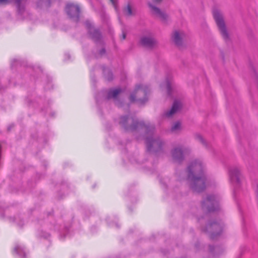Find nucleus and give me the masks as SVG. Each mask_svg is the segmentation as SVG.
<instances>
[{"instance_id": "f257e3e1", "label": "nucleus", "mask_w": 258, "mask_h": 258, "mask_svg": "<svg viewBox=\"0 0 258 258\" xmlns=\"http://www.w3.org/2000/svg\"><path fill=\"white\" fill-rule=\"evenodd\" d=\"M188 178L192 182L191 187L196 192L202 191L205 187V178L201 173L202 171V164L197 161L192 163L188 167Z\"/></svg>"}, {"instance_id": "f03ea898", "label": "nucleus", "mask_w": 258, "mask_h": 258, "mask_svg": "<svg viewBox=\"0 0 258 258\" xmlns=\"http://www.w3.org/2000/svg\"><path fill=\"white\" fill-rule=\"evenodd\" d=\"M230 182L236 188L240 186L242 176L237 167H231L229 170Z\"/></svg>"}, {"instance_id": "7ed1b4c3", "label": "nucleus", "mask_w": 258, "mask_h": 258, "mask_svg": "<svg viewBox=\"0 0 258 258\" xmlns=\"http://www.w3.org/2000/svg\"><path fill=\"white\" fill-rule=\"evenodd\" d=\"M214 18L217 25L224 38L226 37V28L224 19L218 10L213 11Z\"/></svg>"}, {"instance_id": "20e7f679", "label": "nucleus", "mask_w": 258, "mask_h": 258, "mask_svg": "<svg viewBox=\"0 0 258 258\" xmlns=\"http://www.w3.org/2000/svg\"><path fill=\"white\" fill-rule=\"evenodd\" d=\"M160 1H154V4H149V6L150 8L152 13L156 17L161 20H165L166 18V15L161 12L157 7L158 4Z\"/></svg>"}, {"instance_id": "39448f33", "label": "nucleus", "mask_w": 258, "mask_h": 258, "mask_svg": "<svg viewBox=\"0 0 258 258\" xmlns=\"http://www.w3.org/2000/svg\"><path fill=\"white\" fill-rule=\"evenodd\" d=\"M66 12L70 17H78L80 13V10L78 6L71 4L68 5L67 6Z\"/></svg>"}, {"instance_id": "423d86ee", "label": "nucleus", "mask_w": 258, "mask_h": 258, "mask_svg": "<svg viewBox=\"0 0 258 258\" xmlns=\"http://www.w3.org/2000/svg\"><path fill=\"white\" fill-rule=\"evenodd\" d=\"M181 107V104L178 101H174L171 110L166 113V116L170 117L177 112Z\"/></svg>"}, {"instance_id": "0eeeda50", "label": "nucleus", "mask_w": 258, "mask_h": 258, "mask_svg": "<svg viewBox=\"0 0 258 258\" xmlns=\"http://www.w3.org/2000/svg\"><path fill=\"white\" fill-rule=\"evenodd\" d=\"M141 43L144 46L148 47H152L156 44L154 39L150 37L143 38L141 40Z\"/></svg>"}, {"instance_id": "6e6552de", "label": "nucleus", "mask_w": 258, "mask_h": 258, "mask_svg": "<svg viewBox=\"0 0 258 258\" xmlns=\"http://www.w3.org/2000/svg\"><path fill=\"white\" fill-rule=\"evenodd\" d=\"M183 34L178 31H175L173 35L172 38L176 44L179 45L181 44V38Z\"/></svg>"}, {"instance_id": "1a4fd4ad", "label": "nucleus", "mask_w": 258, "mask_h": 258, "mask_svg": "<svg viewBox=\"0 0 258 258\" xmlns=\"http://www.w3.org/2000/svg\"><path fill=\"white\" fill-rule=\"evenodd\" d=\"M172 156L174 159L177 161H180L182 157V152L180 149H175L172 153Z\"/></svg>"}, {"instance_id": "9d476101", "label": "nucleus", "mask_w": 258, "mask_h": 258, "mask_svg": "<svg viewBox=\"0 0 258 258\" xmlns=\"http://www.w3.org/2000/svg\"><path fill=\"white\" fill-rule=\"evenodd\" d=\"M121 92V89L119 88L111 90L108 93V98H115L117 95Z\"/></svg>"}, {"instance_id": "9b49d317", "label": "nucleus", "mask_w": 258, "mask_h": 258, "mask_svg": "<svg viewBox=\"0 0 258 258\" xmlns=\"http://www.w3.org/2000/svg\"><path fill=\"white\" fill-rule=\"evenodd\" d=\"M124 12L127 16H131L134 14L133 9L130 5H127L124 9Z\"/></svg>"}, {"instance_id": "f8f14e48", "label": "nucleus", "mask_w": 258, "mask_h": 258, "mask_svg": "<svg viewBox=\"0 0 258 258\" xmlns=\"http://www.w3.org/2000/svg\"><path fill=\"white\" fill-rule=\"evenodd\" d=\"M180 129V124L179 122H176L172 127L171 131L172 132H177Z\"/></svg>"}, {"instance_id": "ddd939ff", "label": "nucleus", "mask_w": 258, "mask_h": 258, "mask_svg": "<svg viewBox=\"0 0 258 258\" xmlns=\"http://www.w3.org/2000/svg\"><path fill=\"white\" fill-rule=\"evenodd\" d=\"M136 91H140L141 92L144 93L145 92V89L143 88L142 86H138L136 89Z\"/></svg>"}, {"instance_id": "4468645a", "label": "nucleus", "mask_w": 258, "mask_h": 258, "mask_svg": "<svg viewBox=\"0 0 258 258\" xmlns=\"http://www.w3.org/2000/svg\"><path fill=\"white\" fill-rule=\"evenodd\" d=\"M147 143L148 146V148L149 149L151 146H154L157 143V142L155 141H153L152 143L150 144L149 141H148V140H147Z\"/></svg>"}, {"instance_id": "2eb2a0df", "label": "nucleus", "mask_w": 258, "mask_h": 258, "mask_svg": "<svg viewBox=\"0 0 258 258\" xmlns=\"http://www.w3.org/2000/svg\"><path fill=\"white\" fill-rule=\"evenodd\" d=\"M213 200H214V197L213 196H211V197H208L207 202H210L211 201H213Z\"/></svg>"}, {"instance_id": "dca6fc26", "label": "nucleus", "mask_w": 258, "mask_h": 258, "mask_svg": "<svg viewBox=\"0 0 258 258\" xmlns=\"http://www.w3.org/2000/svg\"><path fill=\"white\" fill-rule=\"evenodd\" d=\"M8 2L9 1H0V5L7 4Z\"/></svg>"}, {"instance_id": "f3484780", "label": "nucleus", "mask_w": 258, "mask_h": 258, "mask_svg": "<svg viewBox=\"0 0 258 258\" xmlns=\"http://www.w3.org/2000/svg\"><path fill=\"white\" fill-rule=\"evenodd\" d=\"M130 100L131 101H134L135 100V97L133 95H132L131 96H130Z\"/></svg>"}, {"instance_id": "a211bd4d", "label": "nucleus", "mask_w": 258, "mask_h": 258, "mask_svg": "<svg viewBox=\"0 0 258 258\" xmlns=\"http://www.w3.org/2000/svg\"><path fill=\"white\" fill-rule=\"evenodd\" d=\"M122 39H124L125 38V33H123L122 35Z\"/></svg>"}, {"instance_id": "6ab92c4d", "label": "nucleus", "mask_w": 258, "mask_h": 258, "mask_svg": "<svg viewBox=\"0 0 258 258\" xmlns=\"http://www.w3.org/2000/svg\"><path fill=\"white\" fill-rule=\"evenodd\" d=\"M111 2H112V4H113V5H115V2H116V1H111Z\"/></svg>"}, {"instance_id": "aec40b11", "label": "nucleus", "mask_w": 258, "mask_h": 258, "mask_svg": "<svg viewBox=\"0 0 258 258\" xmlns=\"http://www.w3.org/2000/svg\"><path fill=\"white\" fill-rule=\"evenodd\" d=\"M226 38H227V42H228V34L227 33Z\"/></svg>"}]
</instances>
